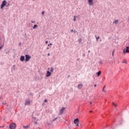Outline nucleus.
I'll list each match as a JSON object with an SVG mask.
<instances>
[{"instance_id":"nucleus-1","label":"nucleus","mask_w":129,"mask_h":129,"mask_svg":"<svg viewBox=\"0 0 129 129\" xmlns=\"http://www.w3.org/2000/svg\"><path fill=\"white\" fill-rule=\"evenodd\" d=\"M7 2L6 0L3 1L1 4V9H4V7L7 6Z\"/></svg>"},{"instance_id":"nucleus-2","label":"nucleus","mask_w":129,"mask_h":129,"mask_svg":"<svg viewBox=\"0 0 129 129\" xmlns=\"http://www.w3.org/2000/svg\"><path fill=\"white\" fill-rule=\"evenodd\" d=\"M32 58L29 54L25 55V62H29V60Z\"/></svg>"},{"instance_id":"nucleus-3","label":"nucleus","mask_w":129,"mask_h":129,"mask_svg":"<svg viewBox=\"0 0 129 129\" xmlns=\"http://www.w3.org/2000/svg\"><path fill=\"white\" fill-rule=\"evenodd\" d=\"M25 105H31V100L30 99L26 100Z\"/></svg>"},{"instance_id":"nucleus-4","label":"nucleus","mask_w":129,"mask_h":129,"mask_svg":"<svg viewBox=\"0 0 129 129\" xmlns=\"http://www.w3.org/2000/svg\"><path fill=\"white\" fill-rule=\"evenodd\" d=\"M16 126H17V125L16 123H13L10 125V129H16Z\"/></svg>"},{"instance_id":"nucleus-5","label":"nucleus","mask_w":129,"mask_h":129,"mask_svg":"<svg viewBox=\"0 0 129 129\" xmlns=\"http://www.w3.org/2000/svg\"><path fill=\"white\" fill-rule=\"evenodd\" d=\"M123 54H125V53H129V47L126 46L125 48H124L123 50Z\"/></svg>"},{"instance_id":"nucleus-6","label":"nucleus","mask_w":129,"mask_h":129,"mask_svg":"<svg viewBox=\"0 0 129 129\" xmlns=\"http://www.w3.org/2000/svg\"><path fill=\"white\" fill-rule=\"evenodd\" d=\"M64 109H65V108L62 107L60 110H59V113L58 115H61V114H63V111H64Z\"/></svg>"},{"instance_id":"nucleus-7","label":"nucleus","mask_w":129,"mask_h":129,"mask_svg":"<svg viewBox=\"0 0 129 129\" xmlns=\"http://www.w3.org/2000/svg\"><path fill=\"white\" fill-rule=\"evenodd\" d=\"M88 2L89 6H93V0H88Z\"/></svg>"},{"instance_id":"nucleus-8","label":"nucleus","mask_w":129,"mask_h":129,"mask_svg":"<svg viewBox=\"0 0 129 129\" xmlns=\"http://www.w3.org/2000/svg\"><path fill=\"white\" fill-rule=\"evenodd\" d=\"M20 61H21V62H23V61H25V56L21 55L20 56Z\"/></svg>"},{"instance_id":"nucleus-9","label":"nucleus","mask_w":129,"mask_h":129,"mask_svg":"<svg viewBox=\"0 0 129 129\" xmlns=\"http://www.w3.org/2000/svg\"><path fill=\"white\" fill-rule=\"evenodd\" d=\"M83 87V85L82 84H80L78 86V89H81Z\"/></svg>"},{"instance_id":"nucleus-10","label":"nucleus","mask_w":129,"mask_h":129,"mask_svg":"<svg viewBox=\"0 0 129 129\" xmlns=\"http://www.w3.org/2000/svg\"><path fill=\"white\" fill-rule=\"evenodd\" d=\"M74 122L75 124H76L77 123H79V119L78 118L75 119Z\"/></svg>"},{"instance_id":"nucleus-11","label":"nucleus","mask_w":129,"mask_h":129,"mask_svg":"<svg viewBox=\"0 0 129 129\" xmlns=\"http://www.w3.org/2000/svg\"><path fill=\"white\" fill-rule=\"evenodd\" d=\"M48 70H49L50 72H51V73H53L54 72V68H50L48 69Z\"/></svg>"},{"instance_id":"nucleus-12","label":"nucleus","mask_w":129,"mask_h":129,"mask_svg":"<svg viewBox=\"0 0 129 129\" xmlns=\"http://www.w3.org/2000/svg\"><path fill=\"white\" fill-rule=\"evenodd\" d=\"M49 76H51V72L47 71L46 77H49Z\"/></svg>"},{"instance_id":"nucleus-13","label":"nucleus","mask_w":129,"mask_h":129,"mask_svg":"<svg viewBox=\"0 0 129 129\" xmlns=\"http://www.w3.org/2000/svg\"><path fill=\"white\" fill-rule=\"evenodd\" d=\"M113 24H115V25H117V24H118V20H115L113 22Z\"/></svg>"},{"instance_id":"nucleus-14","label":"nucleus","mask_w":129,"mask_h":129,"mask_svg":"<svg viewBox=\"0 0 129 129\" xmlns=\"http://www.w3.org/2000/svg\"><path fill=\"white\" fill-rule=\"evenodd\" d=\"M97 77H99V76H100V74H101V71H99L98 73H97Z\"/></svg>"},{"instance_id":"nucleus-15","label":"nucleus","mask_w":129,"mask_h":129,"mask_svg":"<svg viewBox=\"0 0 129 129\" xmlns=\"http://www.w3.org/2000/svg\"><path fill=\"white\" fill-rule=\"evenodd\" d=\"M38 28V25H34V26L33 27V29H37Z\"/></svg>"},{"instance_id":"nucleus-16","label":"nucleus","mask_w":129,"mask_h":129,"mask_svg":"<svg viewBox=\"0 0 129 129\" xmlns=\"http://www.w3.org/2000/svg\"><path fill=\"white\" fill-rule=\"evenodd\" d=\"M23 127L25 129H28L29 128V125H27V126H23Z\"/></svg>"},{"instance_id":"nucleus-17","label":"nucleus","mask_w":129,"mask_h":129,"mask_svg":"<svg viewBox=\"0 0 129 129\" xmlns=\"http://www.w3.org/2000/svg\"><path fill=\"white\" fill-rule=\"evenodd\" d=\"M96 37V40L98 41V39H99V36L96 37V35L95 36Z\"/></svg>"},{"instance_id":"nucleus-18","label":"nucleus","mask_w":129,"mask_h":129,"mask_svg":"<svg viewBox=\"0 0 129 129\" xmlns=\"http://www.w3.org/2000/svg\"><path fill=\"white\" fill-rule=\"evenodd\" d=\"M74 22H76V16H74Z\"/></svg>"},{"instance_id":"nucleus-19","label":"nucleus","mask_w":129,"mask_h":129,"mask_svg":"<svg viewBox=\"0 0 129 129\" xmlns=\"http://www.w3.org/2000/svg\"><path fill=\"white\" fill-rule=\"evenodd\" d=\"M122 63H125L126 64H127V62H126V60H124V61H122Z\"/></svg>"},{"instance_id":"nucleus-20","label":"nucleus","mask_w":129,"mask_h":129,"mask_svg":"<svg viewBox=\"0 0 129 129\" xmlns=\"http://www.w3.org/2000/svg\"><path fill=\"white\" fill-rule=\"evenodd\" d=\"M57 118H58V117L55 118L54 119H53L52 120V121H55V120H56V119H57Z\"/></svg>"},{"instance_id":"nucleus-21","label":"nucleus","mask_w":129,"mask_h":129,"mask_svg":"<svg viewBox=\"0 0 129 129\" xmlns=\"http://www.w3.org/2000/svg\"><path fill=\"white\" fill-rule=\"evenodd\" d=\"M114 52H115V51L114 50L113 51H112V56H113L114 54Z\"/></svg>"},{"instance_id":"nucleus-22","label":"nucleus","mask_w":129,"mask_h":129,"mask_svg":"<svg viewBox=\"0 0 129 129\" xmlns=\"http://www.w3.org/2000/svg\"><path fill=\"white\" fill-rule=\"evenodd\" d=\"M103 63H102V60H100V61H99V64H102Z\"/></svg>"},{"instance_id":"nucleus-23","label":"nucleus","mask_w":129,"mask_h":129,"mask_svg":"<svg viewBox=\"0 0 129 129\" xmlns=\"http://www.w3.org/2000/svg\"><path fill=\"white\" fill-rule=\"evenodd\" d=\"M3 47H4V45H2L0 47V50H2V49H3Z\"/></svg>"},{"instance_id":"nucleus-24","label":"nucleus","mask_w":129,"mask_h":129,"mask_svg":"<svg viewBox=\"0 0 129 129\" xmlns=\"http://www.w3.org/2000/svg\"><path fill=\"white\" fill-rule=\"evenodd\" d=\"M42 15H44V14H45V12L44 11H43L42 13H41Z\"/></svg>"},{"instance_id":"nucleus-25","label":"nucleus","mask_w":129,"mask_h":129,"mask_svg":"<svg viewBox=\"0 0 129 129\" xmlns=\"http://www.w3.org/2000/svg\"><path fill=\"white\" fill-rule=\"evenodd\" d=\"M76 124V126H78V125H79V123H77V124Z\"/></svg>"},{"instance_id":"nucleus-26","label":"nucleus","mask_w":129,"mask_h":129,"mask_svg":"<svg viewBox=\"0 0 129 129\" xmlns=\"http://www.w3.org/2000/svg\"><path fill=\"white\" fill-rule=\"evenodd\" d=\"M114 106H115V107H116V106H117V105L116 104H114Z\"/></svg>"},{"instance_id":"nucleus-27","label":"nucleus","mask_w":129,"mask_h":129,"mask_svg":"<svg viewBox=\"0 0 129 129\" xmlns=\"http://www.w3.org/2000/svg\"><path fill=\"white\" fill-rule=\"evenodd\" d=\"M71 32H72V33H73V32H74L73 29H72V30H71Z\"/></svg>"},{"instance_id":"nucleus-28","label":"nucleus","mask_w":129,"mask_h":129,"mask_svg":"<svg viewBox=\"0 0 129 129\" xmlns=\"http://www.w3.org/2000/svg\"><path fill=\"white\" fill-rule=\"evenodd\" d=\"M104 87H104V88H103L102 91H104Z\"/></svg>"},{"instance_id":"nucleus-29","label":"nucleus","mask_w":129,"mask_h":129,"mask_svg":"<svg viewBox=\"0 0 129 129\" xmlns=\"http://www.w3.org/2000/svg\"><path fill=\"white\" fill-rule=\"evenodd\" d=\"M44 102H47V99H45V100H44Z\"/></svg>"},{"instance_id":"nucleus-30","label":"nucleus","mask_w":129,"mask_h":129,"mask_svg":"<svg viewBox=\"0 0 129 129\" xmlns=\"http://www.w3.org/2000/svg\"><path fill=\"white\" fill-rule=\"evenodd\" d=\"M45 44H48V41H45Z\"/></svg>"},{"instance_id":"nucleus-31","label":"nucleus","mask_w":129,"mask_h":129,"mask_svg":"<svg viewBox=\"0 0 129 129\" xmlns=\"http://www.w3.org/2000/svg\"><path fill=\"white\" fill-rule=\"evenodd\" d=\"M47 56H50V53H48Z\"/></svg>"},{"instance_id":"nucleus-32","label":"nucleus","mask_w":129,"mask_h":129,"mask_svg":"<svg viewBox=\"0 0 129 129\" xmlns=\"http://www.w3.org/2000/svg\"><path fill=\"white\" fill-rule=\"evenodd\" d=\"M31 23H35V21H31Z\"/></svg>"},{"instance_id":"nucleus-33","label":"nucleus","mask_w":129,"mask_h":129,"mask_svg":"<svg viewBox=\"0 0 129 129\" xmlns=\"http://www.w3.org/2000/svg\"><path fill=\"white\" fill-rule=\"evenodd\" d=\"M90 104H92V102H90Z\"/></svg>"},{"instance_id":"nucleus-34","label":"nucleus","mask_w":129,"mask_h":129,"mask_svg":"<svg viewBox=\"0 0 129 129\" xmlns=\"http://www.w3.org/2000/svg\"><path fill=\"white\" fill-rule=\"evenodd\" d=\"M112 104H113V105H114V104H114V103L113 102V103H112Z\"/></svg>"},{"instance_id":"nucleus-35","label":"nucleus","mask_w":129,"mask_h":129,"mask_svg":"<svg viewBox=\"0 0 129 129\" xmlns=\"http://www.w3.org/2000/svg\"><path fill=\"white\" fill-rule=\"evenodd\" d=\"M49 45L52 46V43H50Z\"/></svg>"},{"instance_id":"nucleus-36","label":"nucleus","mask_w":129,"mask_h":129,"mask_svg":"<svg viewBox=\"0 0 129 129\" xmlns=\"http://www.w3.org/2000/svg\"><path fill=\"white\" fill-rule=\"evenodd\" d=\"M94 87H96V85H94Z\"/></svg>"},{"instance_id":"nucleus-37","label":"nucleus","mask_w":129,"mask_h":129,"mask_svg":"<svg viewBox=\"0 0 129 129\" xmlns=\"http://www.w3.org/2000/svg\"><path fill=\"white\" fill-rule=\"evenodd\" d=\"M46 49L48 50V49H49V47H47Z\"/></svg>"},{"instance_id":"nucleus-38","label":"nucleus","mask_w":129,"mask_h":129,"mask_svg":"<svg viewBox=\"0 0 129 129\" xmlns=\"http://www.w3.org/2000/svg\"><path fill=\"white\" fill-rule=\"evenodd\" d=\"M90 112H92V111H90Z\"/></svg>"},{"instance_id":"nucleus-39","label":"nucleus","mask_w":129,"mask_h":129,"mask_svg":"<svg viewBox=\"0 0 129 129\" xmlns=\"http://www.w3.org/2000/svg\"><path fill=\"white\" fill-rule=\"evenodd\" d=\"M48 46H50V44H48Z\"/></svg>"},{"instance_id":"nucleus-40","label":"nucleus","mask_w":129,"mask_h":129,"mask_svg":"<svg viewBox=\"0 0 129 129\" xmlns=\"http://www.w3.org/2000/svg\"><path fill=\"white\" fill-rule=\"evenodd\" d=\"M1 98H2L0 97V99H1Z\"/></svg>"}]
</instances>
